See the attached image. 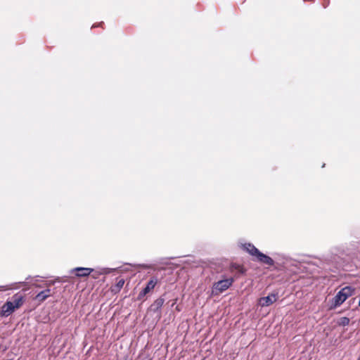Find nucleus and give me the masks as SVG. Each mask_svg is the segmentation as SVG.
Returning a JSON list of instances; mask_svg holds the SVG:
<instances>
[{
	"instance_id": "obj_1",
	"label": "nucleus",
	"mask_w": 360,
	"mask_h": 360,
	"mask_svg": "<svg viewBox=\"0 0 360 360\" xmlns=\"http://www.w3.org/2000/svg\"><path fill=\"white\" fill-rule=\"evenodd\" d=\"M283 268L286 271H289L291 274H296L300 271V264L291 258H285L282 262Z\"/></svg>"
},
{
	"instance_id": "obj_2",
	"label": "nucleus",
	"mask_w": 360,
	"mask_h": 360,
	"mask_svg": "<svg viewBox=\"0 0 360 360\" xmlns=\"http://www.w3.org/2000/svg\"><path fill=\"white\" fill-rule=\"evenodd\" d=\"M233 278H227L216 282L213 285L212 293L217 294L227 290L233 283Z\"/></svg>"
},
{
	"instance_id": "obj_3",
	"label": "nucleus",
	"mask_w": 360,
	"mask_h": 360,
	"mask_svg": "<svg viewBox=\"0 0 360 360\" xmlns=\"http://www.w3.org/2000/svg\"><path fill=\"white\" fill-rule=\"evenodd\" d=\"M276 300H277V295L276 294L272 293L271 295H269L266 297H261L259 300L258 303L262 307H269L271 304H272L273 303H274L276 301Z\"/></svg>"
},
{
	"instance_id": "obj_4",
	"label": "nucleus",
	"mask_w": 360,
	"mask_h": 360,
	"mask_svg": "<svg viewBox=\"0 0 360 360\" xmlns=\"http://www.w3.org/2000/svg\"><path fill=\"white\" fill-rule=\"evenodd\" d=\"M255 257L257 260L262 264H266L271 266L274 265V259L269 256L261 252L260 251L258 252Z\"/></svg>"
},
{
	"instance_id": "obj_5",
	"label": "nucleus",
	"mask_w": 360,
	"mask_h": 360,
	"mask_svg": "<svg viewBox=\"0 0 360 360\" xmlns=\"http://www.w3.org/2000/svg\"><path fill=\"white\" fill-rule=\"evenodd\" d=\"M255 257L257 260L262 264H266L271 266L274 265V259L269 256L261 252L260 251L258 252Z\"/></svg>"
},
{
	"instance_id": "obj_6",
	"label": "nucleus",
	"mask_w": 360,
	"mask_h": 360,
	"mask_svg": "<svg viewBox=\"0 0 360 360\" xmlns=\"http://www.w3.org/2000/svg\"><path fill=\"white\" fill-rule=\"evenodd\" d=\"M15 309L13 307V304L10 301H6V302L2 306L1 309V316L7 317L10 316Z\"/></svg>"
},
{
	"instance_id": "obj_7",
	"label": "nucleus",
	"mask_w": 360,
	"mask_h": 360,
	"mask_svg": "<svg viewBox=\"0 0 360 360\" xmlns=\"http://www.w3.org/2000/svg\"><path fill=\"white\" fill-rule=\"evenodd\" d=\"M94 271V269L91 268H85V267H77L71 270V272H76V276L77 277H86L88 276L91 272Z\"/></svg>"
},
{
	"instance_id": "obj_8",
	"label": "nucleus",
	"mask_w": 360,
	"mask_h": 360,
	"mask_svg": "<svg viewBox=\"0 0 360 360\" xmlns=\"http://www.w3.org/2000/svg\"><path fill=\"white\" fill-rule=\"evenodd\" d=\"M346 300L345 295H344L342 291L340 290L333 298L332 307L336 308L340 306Z\"/></svg>"
},
{
	"instance_id": "obj_9",
	"label": "nucleus",
	"mask_w": 360,
	"mask_h": 360,
	"mask_svg": "<svg viewBox=\"0 0 360 360\" xmlns=\"http://www.w3.org/2000/svg\"><path fill=\"white\" fill-rule=\"evenodd\" d=\"M24 297L22 295L17 293L12 297V301L11 302L13 304L14 308L17 309L22 305Z\"/></svg>"
},
{
	"instance_id": "obj_10",
	"label": "nucleus",
	"mask_w": 360,
	"mask_h": 360,
	"mask_svg": "<svg viewBox=\"0 0 360 360\" xmlns=\"http://www.w3.org/2000/svg\"><path fill=\"white\" fill-rule=\"evenodd\" d=\"M243 247L244 250L253 257H256L259 252V250L252 243H245L243 245Z\"/></svg>"
},
{
	"instance_id": "obj_11",
	"label": "nucleus",
	"mask_w": 360,
	"mask_h": 360,
	"mask_svg": "<svg viewBox=\"0 0 360 360\" xmlns=\"http://www.w3.org/2000/svg\"><path fill=\"white\" fill-rule=\"evenodd\" d=\"M165 299L162 297H159L154 301V302L150 306V309L154 312L160 311L162 305L164 304Z\"/></svg>"
},
{
	"instance_id": "obj_12",
	"label": "nucleus",
	"mask_w": 360,
	"mask_h": 360,
	"mask_svg": "<svg viewBox=\"0 0 360 360\" xmlns=\"http://www.w3.org/2000/svg\"><path fill=\"white\" fill-rule=\"evenodd\" d=\"M51 290L49 288H47L44 290H42L39 292L34 297V300L39 301V302H43L45 300L47 297L50 296Z\"/></svg>"
},
{
	"instance_id": "obj_13",
	"label": "nucleus",
	"mask_w": 360,
	"mask_h": 360,
	"mask_svg": "<svg viewBox=\"0 0 360 360\" xmlns=\"http://www.w3.org/2000/svg\"><path fill=\"white\" fill-rule=\"evenodd\" d=\"M158 283V279L155 277L151 278L149 281L147 283L146 286L143 288L145 291L150 292L153 290Z\"/></svg>"
},
{
	"instance_id": "obj_14",
	"label": "nucleus",
	"mask_w": 360,
	"mask_h": 360,
	"mask_svg": "<svg viewBox=\"0 0 360 360\" xmlns=\"http://www.w3.org/2000/svg\"><path fill=\"white\" fill-rule=\"evenodd\" d=\"M344 295H345V298L347 299L352 295H354L355 292V288L351 286H345V288L340 290Z\"/></svg>"
},
{
	"instance_id": "obj_15",
	"label": "nucleus",
	"mask_w": 360,
	"mask_h": 360,
	"mask_svg": "<svg viewBox=\"0 0 360 360\" xmlns=\"http://www.w3.org/2000/svg\"><path fill=\"white\" fill-rule=\"evenodd\" d=\"M124 284V280L121 278L117 281L116 284L111 288L112 292L117 293L120 291Z\"/></svg>"
},
{
	"instance_id": "obj_16",
	"label": "nucleus",
	"mask_w": 360,
	"mask_h": 360,
	"mask_svg": "<svg viewBox=\"0 0 360 360\" xmlns=\"http://www.w3.org/2000/svg\"><path fill=\"white\" fill-rule=\"evenodd\" d=\"M349 321H350V320L349 318L344 316V317L340 318V319L339 321V325L342 326H346L349 324Z\"/></svg>"
},
{
	"instance_id": "obj_17",
	"label": "nucleus",
	"mask_w": 360,
	"mask_h": 360,
	"mask_svg": "<svg viewBox=\"0 0 360 360\" xmlns=\"http://www.w3.org/2000/svg\"><path fill=\"white\" fill-rule=\"evenodd\" d=\"M14 284H11L9 285H0V291H6L11 290L12 288H17V287H13Z\"/></svg>"
},
{
	"instance_id": "obj_18",
	"label": "nucleus",
	"mask_w": 360,
	"mask_h": 360,
	"mask_svg": "<svg viewBox=\"0 0 360 360\" xmlns=\"http://www.w3.org/2000/svg\"><path fill=\"white\" fill-rule=\"evenodd\" d=\"M148 293V292L145 291V289H143L138 295V300H142L143 297Z\"/></svg>"
},
{
	"instance_id": "obj_19",
	"label": "nucleus",
	"mask_w": 360,
	"mask_h": 360,
	"mask_svg": "<svg viewBox=\"0 0 360 360\" xmlns=\"http://www.w3.org/2000/svg\"><path fill=\"white\" fill-rule=\"evenodd\" d=\"M148 293V292L145 291V289H143L138 295V300H142L143 297Z\"/></svg>"
},
{
	"instance_id": "obj_20",
	"label": "nucleus",
	"mask_w": 360,
	"mask_h": 360,
	"mask_svg": "<svg viewBox=\"0 0 360 360\" xmlns=\"http://www.w3.org/2000/svg\"><path fill=\"white\" fill-rule=\"evenodd\" d=\"M108 273H110V271H109L108 269H104L103 270V271H102V272H101V274H108Z\"/></svg>"
},
{
	"instance_id": "obj_21",
	"label": "nucleus",
	"mask_w": 360,
	"mask_h": 360,
	"mask_svg": "<svg viewBox=\"0 0 360 360\" xmlns=\"http://www.w3.org/2000/svg\"><path fill=\"white\" fill-rule=\"evenodd\" d=\"M176 300H175L174 301V302H173V303H172V307H173V306L176 304Z\"/></svg>"
},
{
	"instance_id": "obj_22",
	"label": "nucleus",
	"mask_w": 360,
	"mask_h": 360,
	"mask_svg": "<svg viewBox=\"0 0 360 360\" xmlns=\"http://www.w3.org/2000/svg\"><path fill=\"white\" fill-rule=\"evenodd\" d=\"M176 309L177 311H180V309L179 308V307H178V306L176 307Z\"/></svg>"
},
{
	"instance_id": "obj_23",
	"label": "nucleus",
	"mask_w": 360,
	"mask_h": 360,
	"mask_svg": "<svg viewBox=\"0 0 360 360\" xmlns=\"http://www.w3.org/2000/svg\"><path fill=\"white\" fill-rule=\"evenodd\" d=\"M359 306L360 307V298H359Z\"/></svg>"
}]
</instances>
